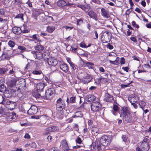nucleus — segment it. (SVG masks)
Segmentation results:
<instances>
[{
  "label": "nucleus",
  "mask_w": 151,
  "mask_h": 151,
  "mask_svg": "<svg viewBox=\"0 0 151 151\" xmlns=\"http://www.w3.org/2000/svg\"><path fill=\"white\" fill-rule=\"evenodd\" d=\"M119 58L117 57L116 58V59L114 61L109 60L110 62L113 64L118 65L119 64Z\"/></svg>",
  "instance_id": "26"
},
{
  "label": "nucleus",
  "mask_w": 151,
  "mask_h": 151,
  "mask_svg": "<svg viewBox=\"0 0 151 151\" xmlns=\"http://www.w3.org/2000/svg\"><path fill=\"white\" fill-rule=\"evenodd\" d=\"M63 27L65 28L67 30H70L73 28V27L69 26H64Z\"/></svg>",
  "instance_id": "46"
},
{
  "label": "nucleus",
  "mask_w": 151,
  "mask_h": 151,
  "mask_svg": "<svg viewBox=\"0 0 151 151\" xmlns=\"http://www.w3.org/2000/svg\"><path fill=\"white\" fill-rule=\"evenodd\" d=\"M70 66L72 67V69H74V68H75V66L74 64L72 63H70Z\"/></svg>",
  "instance_id": "60"
},
{
  "label": "nucleus",
  "mask_w": 151,
  "mask_h": 151,
  "mask_svg": "<svg viewBox=\"0 0 151 151\" xmlns=\"http://www.w3.org/2000/svg\"><path fill=\"white\" fill-rule=\"evenodd\" d=\"M129 2L131 6H133L134 4L132 2V0H129Z\"/></svg>",
  "instance_id": "62"
},
{
  "label": "nucleus",
  "mask_w": 151,
  "mask_h": 151,
  "mask_svg": "<svg viewBox=\"0 0 151 151\" xmlns=\"http://www.w3.org/2000/svg\"><path fill=\"white\" fill-rule=\"evenodd\" d=\"M56 104L57 114L59 115L62 114L63 113V109L65 107V104L62 101L61 99L60 98L57 101Z\"/></svg>",
  "instance_id": "1"
},
{
  "label": "nucleus",
  "mask_w": 151,
  "mask_h": 151,
  "mask_svg": "<svg viewBox=\"0 0 151 151\" xmlns=\"http://www.w3.org/2000/svg\"><path fill=\"white\" fill-rule=\"evenodd\" d=\"M36 50L41 51L44 49L43 47L41 45H37L35 47Z\"/></svg>",
  "instance_id": "30"
},
{
  "label": "nucleus",
  "mask_w": 151,
  "mask_h": 151,
  "mask_svg": "<svg viewBox=\"0 0 151 151\" xmlns=\"http://www.w3.org/2000/svg\"><path fill=\"white\" fill-rule=\"evenodd\" d=\"M49 151H59L57 148H52L49 150Z\"/></svg>",
  "instance_id": "54"
},
{
  "label": "nucleus",
  "mask_w": 151,
  "mask_h": 151,
  "mask_svg": "<svg viewBox=\"0 0 151 151\" xmlns=\"http://www.w3.org/2000/svg\"><path fill=\"white\" fill-rule=\"evenodd\" d=\"M46 130L48 131L51 132H55L58 131V127H50L46 129Z\"/></svg>",
  "instance_id": "19"
},
{
  "label": "nucleus",
  "mask_w": 151,
  "mask_h": 151,
  "mask_svg": "<svg viewBox=\"0 0 151 151\" xmlns=\"http://www.w3.org/2000/svg\"><path fill=\"white\" fill-rule=\"evenodd\" d=\"M107 47L109 49L111 50L113 49V47L112 45L110 44H108L107 45Z\"/></svg>",
  "instance_id": "50"
},
{
  "label": "nucleus",
  "mask_w": 151,
  "mask_h": 151,
  "mask_svg": "<svg viewBox=\"0 0 151 151\" xmlns=\"http://www.w3.org/2000/svg\"><path fill=\"white\" fill-rule=\"evenodd\" d=\"M47 63L49 65L52 66L56 65L57 64V60L53 57H51L48 58Z\"/></svg>",
  "instance_id": "8"
},
{
  "label": "nucleus",
  "mask_w": 151,
  "mask_h": 151,
  "mask_svg": "<svg viewBox=\"0 0 151 151\" xmlns=\"http://www.w3.org/2000/svg\"><path fill=\"white\" fill-rule=\"evenodd\" d=\"M88 15L91 18L95 19L96 21L98 20V17L97 14L93 11H91L88 13Z\"/></svg>",
  "instance_id": "13"
},
{
  "label": "nucleus",
  "mask_w": 151,
  "mask_h": 151,
  "mask_svg": "<svg viewBox=\"0 0 151 151\" xmlns=\"http://www.w3.org/2000/svg\"><path fill=\"white\" fill-rule=\"evenodd\" d=\"M120 63L122 65L124 64L125 63V59L124 58L122 57L121 58Z\"/></svg>",
  "instance_id": "44"
},
{
  "label": "nucleus",
  "mask_w": 151,
  "mask_h": 151,
  "mask_svg": "<svg viewBox=\"0 0 151 151\" xmlns=\"http://www.w3.org/2000/svg\"><path fill=\"white\" fill-rule=\"evenodd\" d=\"M37 34H34L30 37L31 38H32L35 41V42H42V41L37 37Z\"/></svg>",
  "instance_id": "25"
},
{
  "label": "nucleus",
  "mask_w": 151,
  "mask_h": 151,
  "mask_svg": "<svg viewBox=\"0 0 151 151\" xmlns=\"http://www.w3.org/2000/svg\"><path fill=\"white\" fill-rule=\"evenodd\" d=\"M45 86V84L43 83H37L36 85L35 89L38 92H41Z\"/></svg>",
  "instance_id": "6"
},
{
  "label": "nucleus",
  "mask_w": 151,
  "mask_h": 151,
  "mask_svg": "<svg viewBox=\"0 0 151 151\" xmlns=\"http://www.w3.org/2000/svg\"><path fill=\"white\" fill-rule=\"evenodd\" d=\"M135 10L139 13H140L141 12L140 9L137 7L136 8Z\"/></svg>",
  "instance_id": "55"
},
{
  "label": "nucleus",
  "mask_w": 151,
  "mask_h": 151,
  "mask_svg": "<svg viewBox=\"0 0 151 151\" xmlns=\"http://www.w3.org/2000/svg\"><path fill=\"white\" fill-rule=\"evenodd\" d=\"M76 116L77 117H82V115L81 114V112L80 111H78L76 113Z\"/></svg>",
  "instance_id": "41"
},
{
  "label": "nucleus",
  "mask_w": 151,
  "mask_h": 151,
  "mask_svg": "<svg viewBox=\"0 0 151 151\" xmlns=\"http://www.w3.org/2000/svg\"><path fill=\"white\" fill-rule=\"evenodd\" d=\"M121 86L122 88H124L128 87V86L127 85L122 84L121 85Z\"/></svg>",
  "instance_id": "59"
},
{
  "label": "nucleus",
  "mask_w": 151,
  "mask_h": 151,
  "mask_svg": "<svg viewBox=\"0 0 151 151\" xmlns=\"http://www.w3.org/2000/svg\"><path fill=\"white\" fill-rule=\"evenodd\" d=\"M122 139L123 141L126 142L128 139V138L126 135H124L122 136Z\"/></svg>",
  "instance_id": "36"
},
{
  "label": "nucleus",
  "mask_w": 151,
  "mask_h": 151,
  "mask_svg": "<svg viewBox=\"0 0 151 151\" xmlns=\"http://www.w3.org/2000/svg\"><path fill=\"white\" fill-rule=\"evenodd\" d=\"M32 73L35 75H40L41 72L37 70H34L32 72Z\"/></svg>",
  "instance_id": "43"
},
{
  "label": "nucleus",
  "mask_w": 151,
  "mask_h": 151,
  "mask_svg": "<svg viewBox=\"0 0 151 151\" xmlns=\"http://www.w3.org/2000/svg\"><path fill=\"white\" fill-rule=\"evenodd\" d=\"M113 110L114 111H113V114L114 115H117V112L118 111L119 109V108L117 105H114L113 106Z\"/></svg>",
  "instance_id": "27"
},
{
  "label": "nucleus",
  "mask_w": 151,
  "mask_h": 151,
  "mask_svg": "<svg viewBox=\"0 0 151 151\" xmlns=\"http://www.w3.org/2000/svg\"><path fill=\"white\" fill-rule=\"evenodd\" d=\"M146 26L148 28H151V22L149 24H147Z\"/></svg>",
  "instance_id": "57"
},
{
  "label": "nucleus",
  "mask_w": 151,
  "mask_h": 151,
  "mask_svg": "<svg viewBox=\"0 0 151 151\" xmlns=\"http://www.w3.org/2000/svg\"><path fill=\"white\" fill-rule=\"evenodd\" d=\"M144 67L148 68L150 69L151 68L150 66L148 64H145L144 65Z\"/></svg>",
  "instance_id": "56"
},
{
  "label": "nucleus",
  "mask_w": 151,
  "mask_h": 151,
  "mask_svg": "<svg viewBox=\"0 0 151 151\" xmlns=\"http://www.w3.org/2000/svg\"><path fill=\"white\" fill-rule=\"evenodd\" d=\"M149 144L146 138L143 139L140 146L143 151H148L149 149Z\"/></svg>",
  "instance_id": "2"
},
{
  "label": "nucleus",
  "mask_w": 151,
  "mask_h": 151,
  "mask_svg": "<svg viewBox=\"0 0 151 151\" xmlns=\"http://www.w3.org/2000/svg\"><path fill=\"white\" fill-rule=\"evenodd\" d=\"M47 19L50 22H52L54 20L53 18L51 16H47Z\"/></svg>",
  "instance_id": "40"
},
{
  "label": "nucleus",
  "mask_w": 151,
  "mask_h": 151,
  "mask_svg": "<svg viewBox=\"0 0 151 151\" xmlns=\"http://www.w3.org/2000/svg\"><path fill=\"white\" fill-rule=\"evenodd\" d=\"M99 70L100 72H104L105 71V70H104V68L102 67H100L99 68Z\"/></svg>",
  "instance_id": "61"
},
{
  "label": "nucleus",
  "mask_w": 151,
  "mask_h": 151,
  "mask_svg": "<svg viewBox=\"0 0 151 151\" xmlns=\"http://www.w3.org/2000/svg\"><path fill=\"white\" fill-rule=\"evenodd\" d=\"M108 33H109V32H106V35H105L106 36H107L108 37H106L105 38V40H104L103 41H102V42H103V43H105V42H108L109 41H110V38H109V36H108Z\"/></svg>",
  "instance_id": "31"
},
{
  "label": "nucleus",
  "mask_w": 151,
  "mask_h": 151,
  "mask_svg": "<svg viewBox=\"0 0 151 151\" xmlns=\"http://www.w3.org/2000/svg\"><path fill=\"white\" fill-rule=\"evenodd\" d=\"M6 90V88L4 85L0 86V91L1 92H4Z\"/></svg>",
  "instance_id": "33"
},
{
  "label": "nucleus",
  "mask_w": 151,
  "mask_h": 151,
  "mask_svg": "<svg viewBox=\"0 0 151 151\" xmlns=\"http://www.w3.org/2000/svg\"><path fill=\"white\" fill-rule=\"evenodd\" d=\"M72 50L73 52H76L77 50V48L76 47L74 48L73 47H71Z\"/></svg>",
  "instance_id": "64"
},
{
  "label": "nucleus",
  "mask_w": 151,
  "mask_h": 151,
  "mask_svg": "<svg viewBox=\"0 0 151 151\" xmlns=\"http://www.w3.org/2000/svg\"><path fill=\"white\" fill-rule=\"evenodd\" d=\"M76 142L78 144H80L82 142V140L81 139L80 137H78L76 139Z\"/></svg>",
  "instance_id": "47"
},
{
  "label": "nucleus",
  "mask_w": 151,
  "mask_h": 151,
  "mask_svg": "<svg viewBox=\"0 0 151 151\" xmlns=\"http://www.w3.org/2000/svg\"><path fill=\"white\" fill-rule=\"evenodd\" d=\"M105 99L107 101H110L113 99V97L108 93L105 94Z\"/></svg>",
  "instance_id": "23"
},
{
  "label": "nucleus",
  "mask_w": 151,
  "mask_h": 151,
  "mask_svg": "<svg viewBox=\"0 0 151 151\" xmlns=\"http://www.w3.org/2000/svg\"><path fill=\"white\" fill-rule=\"evenodd\" d=\"M54 26H48L47 28V31L49 33H52L55 29Z\"/></svg>",
  "instance_id": "29"
},
{
  "label": "nucleus",
  "mask_w": 151,
  "mask_h": 151,
  "mask_svg": "<svg viewBox=\"0 0 151 151\" xmlns=\"http://www.w3.org/2000/svg\"><path fill=\"white\" fill-rule=\"evenodd\" d=\"M21 3L20 0H14V4L15 5H19Z\"/></svg>",
  "instance_id": "45"
},
{
  "label": "nucleus",
  "mask_w": 151,
  "mask_h": 151,
  "mask_svg": "<svg viewBox=\"0 0 151 151\" xmlns=\"http://www.w3.org/2000/svg\"><path fill=\"white\" fill-rule=\"evenodd\" d=\"M24 138L26 139H29L30 138V137L28 134L26 133L24 136Z\"/></svg>",
  "instance_id": "49"
},
{
  "label": "nucleus",
  "mask_w": 151,
  "mask_h": 151,
  "mask_svg": "<svg viewBox=\"0 0 151 151\" xmlns=\"http://www.w3.org/2000/svg\"><path fill=\"white\" fill-rule=\"evenodd\" d=\"M99 131V129L96 126L92 127L91 132L92 135H94V136H96L98 134Z\"/></svg>",
  "instance_id": "18"
},
{
  "label": "nucleus",
  "mask_w": 151,
  "mask_h": 151,
  "mask_svg": "<svg viewBox=\"0 0 151 151\" xmlns=\"http://www.w3.org/2000/svg\"><path fill=\"white\" fill-rule=\"evenodd\" d=\"M80 46L83 48L87 47V46L83 42H81L80 44Z\"/></svg>",
  "instance_id": "38"
},
{
  "label": "nucleus",
  "mask_w": 151,
  "mask_h": 151,
  "mask_svg": "<svg viewBox=\"0 0 151 151\" xmlns=\"http://www.w3.org/2000/svg\"><path fill=\"white\" fill-rule=\"evenodd\" d=\"M76 98L75 97H71L70 99V102L71 103H74L75 102Z\"/></svg>",
  "instance_id": "39"
},
{
  "label": "nucleus",
  "mask_w": 151,
  "mask_h": 151,
  "mask_svg": "<svg viewBox=\"0 0 151 151\" xmlns=\"http://www.w3.org/2000/svg\"><path fill=\"white\" fill-rule=\"evenodd\" d=\"M61 147L65 151L68 150L69 147L67 143L65 140L62 141Z\"/></svg>",
  "instance_id": "12"
},
{
  "label": "nucleus",
  "mask_w": 151,
  "mask_h": 151,
  "mask_svg": "<svg viewBox=\"0 0 151 151\" xmlns=\"http://www.w3.org/2000/svg\"><path fill=\"white\" fill-rule=\"evenodd\" d=\"M60 69L63 71L67 73L68 71V68L67 65L65 63H62L60 65Z\"/></svg>",
  "instance_id": "16"
},
{
  "label": "nucleus",
  "mask_w": 151,
  "mask_h": 151,
  "mask_svg": "<svg viewBox=\"0 0 151 151\" xmlns=\"http://www.w3.org/2000/svg\"><path fill=\"white\" fill-rule=\"evenodd\" d=\"M13 51L11 50H10L7 51L6 52H4L3 54V56L7 59H9L11 57L13 56Z\"/></svg>",
  "instance_id": "9"
},
{
  "label": "nucleus",
  "mask_w": 151,
  "mask_h": 151,
  "mask_svg": "<svg viewBox=\"0 0 151 151\" xmlns=\"http://www.w3.org/2000/svg\"><path fill=\"white\" fill-rule=\"evenodd\" d=\"M32 54H34V56L36 58L38 59H40L42 57V54L40 52L32 51Z\"/></svg>",
  "instance_id": "14"
},
{
  "label": "nucleus",
  "mask_w": 151,
  "mask_h": 151,
  "mask_svg": "<svg viewBox=\"0 0 151 151\" xmlns=\"http://www.w3.org/2000/svg\"><path fill=\"white\" fill-rule=\"evenodd\" d=\"M101 107L100 104L98 102L93 103L91 106V110L93 111H99Z\"/></svg>",
  "instance_id": "5"
},
{
  "label": "nucleus",
  "mask_w": 151,
  "mask_h": 151,
  "mask_svg": "<svg viewBox=\"0 0 151 151\" xmlns=\"http://www.w3.org/2000/svg\"><path fill=\"white\" fill-rule=\"evenodd\" d=\"M139 105L140 106V108L144 110V107L145 106L146 104L145 102L143 101H139Z\"/></svg>",
  "instance_id": "28"
},
{
  "label": "nucleus",
  "mask_w": 151,
  "mask_h": 151,
  "mask_svg": "<svg viewBox=\"0 0 151 151\" xmlns=\"http://www.w3.org/2000/svg\"><path fill=\"white\" fill-rule=\"evenodd\" d=\"M16 17L17 18H20L22 19V20H23V15L22 14H20L18 15Z\"/></svg>",
  "instance_id": "48"
},
{
  "label": "nucleus",
  "mask_w": 151,
  "mask_h": 151,
  "mask_svg": "<svg viewBox=\"0 0 151 151\" xmlns=\"http://www.w3.org/2000/svg\"><path fill=\"white\" fill-rule=\"evenodd\" d=\"M131 40L133 42H136L137 40L134 37H132L130 38Z\"/></svg>",
  "instance_id": "63"
},
{
  "label": "nucleus",
  "mask_w": 151,
  "mask_h": 151,
  "mask_svg": "<svg viewBox=\"0 0 151 151\" xmlns=\"http://www.w3.org/2000/svg\"><path fill=\"white\" fill-rule=\"evenodd\" d=\"M122 69L126 71L127 72H128L129 70V68L127 67H123Z\"/></svg>",
  "instance_id": "51"
},
{
  "label": "nucleus",
  "mask_w": 151,
  "mask_h": 151,
  "mask_svg": "<svg viewBox=\"0 0 151 151\" xmlns=\"http://www.w3.org/2000/svg\"><path fill=\"white\" fill-rule=\"evenodd\" d=\"M122 115L124 116H128L130 114L129 109L127 107H123L122 108Z\"/></svg>",
  "instance_id": "10"
},
{
  "label": "nucleus",
  "mask_w": 151,
  "mask_h": 151,
  "mask_svg": "<svg viewBox=\"0 0 151 151\" xmlns=\"http://www.w3.org/2000/svg\"><path fill=\"white\" fill-rule=\"evenodd\" d=\"M77 22V24L78 25H80L83 22V21L82 19H80L79 20H78Z\"/></svg>",
  "instance_id": "42"
},
{
  "label": "nucleus",
  "mask_w": 151,
  "mask_h": 151,
  "mask_svg": "<svg viewBox=\"0 0 151 151\" xmlns=\"http://www.w3.org/2000/svg\"><path fill=\"white\" fill-rule=\"evenodd\" d=\"M128 99L132 103L136 102L138 100L137 96L135 94H132L129 96Z\"/></svg>",
  "instance_id": "11"
},
{
  "label": "nucleus",
  "mask_w": 151,
  "mask_h": 151,
  "mask_svg": "<svg viewBox=\"0 0 151 151\" xmlns=\"http://www.w3.org/2000/svg\"><path fill=\"white\" fill-rule=\"evenodd\" d=\"M87 65L89 68H92L94 66V64L92 63L88 62L87 63Z\"/></svg>",
  "instance_id": "34"
},
{
  "label": "nucleus",
  "mask_w": 151,
  "mask_h": 151,
  "mask_svg": "<svg viewBox=\"0 0 151 151\" xmlns=\"http://www.w3.org/2000/svg\"><path fill=\"white\" fill-rule=\"evenodd\" d=\"M91 80V77L89 75H87L85 78L83 79V81L84 83H87L89 82Z\"/></svg>",
  "instance_id": "24"
},
{
  "label": "nucleus",
  "mask_w": 151,
  "mask_h": 151,
  "mask_svg": "<svg viewBox=\"0 0 151 151\" xmlns=\"http://www.w3.org/2000/svg\"><path fill=\"white\" fill-rule=\"evenodd\" d=\"M100 141L102 145L106 146L110 144L111 140L110 137L104 135L102 137Z\"/></svg>",
  "instance_id": "4"
},
{
  "label": "nucleus",
  "mask_w": 151,
  "mask_h": 151,
  "mask_svg": "<svg viewBox=\"0 0 151 151\" xmlns=\"http://www.w3.org/2000/svg\"><path fill=\"white\" fill-rule=\"evenodd\" d=\"M101 14L106 18H108L109 17V14L107 11L103 8L101 9Z\"/></svg>",
  "instance_id": "17"
},
{
  "label": "nucleus",
  "mask_w": 151,
  "mask_h": 151,
  "mask_svg": "<svg viewBox=\"0 0 151 151\" xmlns=\"http://www.w3.org/2000/svg\"><path fill=\"white\" fill-rule=\"evenodd\" d=\"M87 99L88 101L91 102L95 100L96 98L93 95L90 94L87 96Z\"/></svg>",
  "instance_id": "20"
},
{
  "label": "nucleus",
  "mask_w": 151,
  "mask_h": 151,
  "mask_svg": "<svg viewBox=\"0 0 151 151\" xmlns=\"http://www.w3.org/2000/svg\"><path fill=\"white\" fill-rule=\"evenodd\" d=\"M55 93L53 88H50L47 89L46 91L45 97L46 99L50 100L54 96Z\"/></svg>",
  "instance_id": "3"
},
{
  "label": "nucleus",
  "mask_w": 151,
  "mask_h": 151,
  "mask_svg": "<svg viewBox=\"0 0 151 151\" xmlns=\"http://www.w3.org/2000/svg\"><path fill=\"white\" fill-rule=\"evenodd\" d=\"M57 5L58 6L60 7H62L66 5L67 3L65 1L60 0L58 1Z\"/></svg>",
  "instance_id": "21"
},
{
  "label": "nucleus",
  "mask_w": 151,
  "mask_h": 151,
  "mask_svg": "<svg viewBox=\"0 0 151 151\" xmlns=\"http://www.w3.org/2000/svg\"><path fill=\"white\" fill-rule=\"evenodd\" d=\"M12 31L15 34L19 35L22 32L21 28L17 27H14L12 28Z\"/></svg>",
  "instance_id": "15"
},
{
  "label": "nucleus",
  "mask_w": 151,
  "mask_h": 151,
  "mask_svg": "<svg viewBox=\"0 0 151 151\" xmlns=\"http://www.w3.org/2000/svg\"><path fill=\"white\" fill-rule=\"evenodd\" d=\"M31 118L32 119H39L40 118V117L38 116H31Z\"/></svg>",
  "instance_id": "52"
},
{
  "label": "nucleus",
  "mask_w": 151,
  "mask_h": 151,
  "mask_svg": "<svg viewBox=\"0 0 151 151\" xmlns=\"http://www.w3.org/2000/svg\"><path fill=\"white\" fill-rule=\"evenodd\" d=\"M8 44L11 47H14L15 45V43L12 40H10L8 42Z\"/></svg>",
  "instance_id": "32"
},
{
  "label": "nucleus",
  "mask_w": 151,
  "mask_h": 151,
  "mask_svg": "<svg viewBox=\"0 0 151 151\" xmlns=\"http://www.w3.org/2000/svg\"><path fill=\"white\" fill-rule=\"evenodd\" d=\"M37 110L38 109L37 106L32 105L28 111L27 113L29 114L32 115L36 113Z\"/></svg>",
  "instance_id": "7"
},
{
  "label": "nucleus",
  "mask_w": 151,
  "mask_h": 151,
  "mask_svg": "<svg viewBox=\"0 0 151 151\" xmlns=\"http://www.w3.org/2000/svg\"><path fill=\"white\" fill-rule=\"evenodd\" d=\"M18 48L24 51L26 50V48L22 46L19 45L18 46Z\"/></svg>",
  "instance_id": "37"
},
{
  "label": "nucleus",
  "mask_w": 151,
  "mask_h": 151,
  "mask_svg": "<svg viewBox=\"0 0 151 151\" xmlns=\"http://www.w3.org/2000/svg\"><path fill=\"white\" fill-rule=\"evenodd\" d=\"M132 24L133 26L137 28H139V26L136 24V22L134 21H133L132 22Z\"/></svg>",
  "instance_id": "35"
},
{
  "label": "nucleus",
  "mask_w": 151,
  "mask_h": 151,
  "mask_svg": "<svg viewBox=\"0 0 151 151\" xmlns=\"http://www.w3.org/2000/svg\"><path fill=\"white\" fill-rule=\"evenodd\" d=\"M141 5L144 7H145L146 5V3L145 1H142L141 2Z\"/></svg>",
  "instance_id": "53"
},
{
  "label": "nucleus",
  "mask_w": 151,
  "mask_h": 151,
  "mask_svg": "<svg viewBox=\"0 0 151 151\" xmlns=\"http://www.w3.org/2000/svg\"><path fill=\"white\" fill-rule=\"evenodd\" d=\"M131 104L134 108L137 109V105L135 104L134 102L132 103Z\"/></svg>",
  "instance_id": "58"
},
{
  "label": "nucleus",
  "mask_w": 151,
  "mask_h": 151,
  "mask_svg": "<svg viewBox=\"0 0 151 151\" xmlns=\"http://www.w3.org/2000/svg\"><path fill=\"white\" fill-rule=\"evenodd\" d=\"M26 146L31 148H35L37 147V145L34 142H30L26 145Z\"/></svg>",
  "instance_id": "22"
}]
</instances>
